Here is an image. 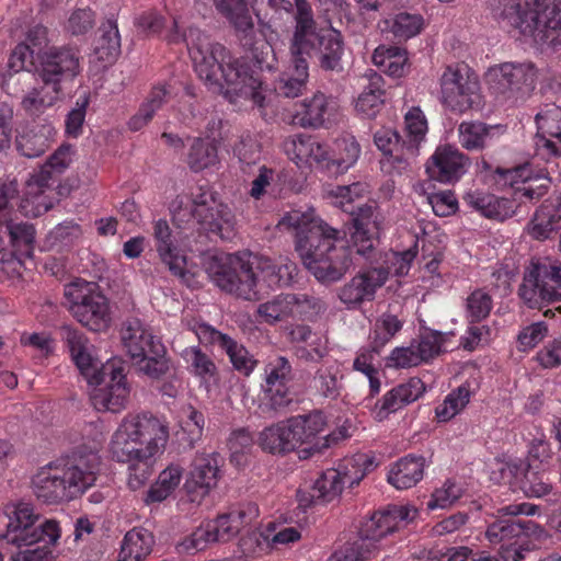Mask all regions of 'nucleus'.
<instances>
[{
  "label": "nucleus",
  "mask_w": 561,
  "mask_h": 561,
  "mask_svg": "<svg viewBox=\"0 0 561 561\" xmlns=\"http://www.w3.org/2000/svg\"><path fill=\"white\" fill-rule=\"evenodd\" d=\"M351 245L345 233L318 217L313 209H294L278 222L295 231L296 251L306 268L322 283L340 280L352 265L351 248L368 256L385 227V216L376 203H367L351 211Z\"/></svg>",
  "instance_id": "obj_1"
},
{
  "label": "nucleus",
  "mask_w": 561,
  "mask_h": 561,
  "mask_svg": "<svg viewBox=\"0 0 561 561\" xmlns=\"http://www.w3.org/2000/svg\"><path fill=\"white\" fill-rule=\"evenodd\" d=\"M168 39L170 43L185 42L199 79L231 103L244 99L259 107L265 105L266 89L261 79L254 76L245 60L232 57L224 45L213 43L198 28L190 27L181 33L175 20Z\"/></svg>",
  "instance_id": "obj_2"
},
{
  "label": "nucleus",
  "mask_w": 561,
  "mask_h": 561,
  "mask_svg": "<svg viewBox=\"0 0 561 561\" xmlns=\"http://www.w3.org/2000/svg\"><path fill=\"white\" fill-rule=\"evenodd\" d=\"M204 266L220 290L248 301L290 285L297 274L296 263L287 257L274 260L249 251L210 255Z\"/></svg>",
  "instance_id": "obj_3"
},
{
  "label": "nucleus",
  "mask_w": 561,
  "mask_h": 561,
  "mask_svg": "<svg viewBox=\"0 0 561 561\" xmlns=\"http://www.w3.org/2000/svg\"><path fill=\"white\" fill-rule=\"evenodd\" d=\"M492 16L535 43L561 45V0H491Z\"/></svg>",
  "instance_id": "obj_4"
},
{
  "label": "nucleus",
  "mask_w": 561,
  "mask_h": 561,
  "mask_svg": "<svg viewBox=\"0 0 561 561\" xmlns=\"http://www.w3.org/2000/svg\"><path fill=\"white\" fill-rule=\"evenodd\" d=\"M170 210L179 225L195 219L203 229L222 240H230L236 234L237 219L232 209L219 202L209 188L198 187L186 202L183 197H176Z\"/></svg>",
  "instance_id": "obj_5"
},
{
  "label": "nucleus",
  "mask_w": 561,
  "mask_h": 561,
  "mask_svg": "<svg viewBox=\"0 0 561 561\" xmlns=\"http://www.w3.org/2000/svg\"><path fill=\"white\" fill-rule=\"evenodd\" d=\"M2 512L8 518L2 538L10 545L22 548L36 543H57L60 538L59 524L54 519L41 522V516L28 502H8Z\"/></svg>",
  "instance_id": "obj_6"
},
{
  "label": "nucleus",
  "mask_w": 561,
  "mask_h": 561,
  "mask_svg": "<svg viewBox=\"0 0 561 561\" xmlns=\"http://www.w3.org/2000/svg\"><path fill=\"white\" fill-rule=\"evenodd\" d=\"M538 506L530 503H513L501 507L499 517L490 523L485 530V538L491 545H499L502 550L514 549L516 559L519 561L522 554L518 550L523 547L526 537L541 539L546 537L545 529L533 520L506 518L519 515L533 516L537 513Z\"/></svg>",
  "instance_id": "obj_7"
},
{
  "label": "nucleus",
  "mask_w": 561,
  "mask_h": 561,
  "mask_svg": "<svg viewBox=\"0 0 561 561\" xmlns=\"http://www.w3.org/2000/svg\"><path fill=\"white\" fill-rule=\"evenodd\" d=\"M102 434L96 433L90 446H78L70 456L55 461L58 479L64 488L66 501L81 496L94 485L101 465L99 451Z\"/></svg>",
  "instance_id": "obj_8"
},
{
  "label": "nucleus",
  "mask_w": 561,
  "mask_h": 561,
  "mask_svg": "<svg viewBox=\"0 0 561 561\" xmlns=\"http://www.w3.org/2000/svg\"><path fill=\"white\" fill-rule=\"evenodd\" d=\"M68 310L84 328L104 332L112 323L110 301L95 283L77 278L64 289Z\"/></svg>",
  "instance_id": "obj_9"
},
{
  "label": "nucleus",
  "mask_w": 561,
  "mask_h": 561,
  "mask_svg": "<svg viewBox=\"0 0 561 561\" xmlns=\"http://www.w3.org/2000/svg\"><path fill=\"white\" fill-rule=\"evenodd\" d=\"M485 79L499 102L514 104L535 89L537 70L531 62H503L490 67Z\"/></svg>",
  "instance_id": "obj_10"
},
{
  "label": "nucleus",
  "mask_w": 561,
  "mask_h": 561,
  "mask_svg": "<svg viewBox=\"0 0 561 561\" xmlns=\"http://www.w3.org/2000/svg\"><path fill=\"white\" fill-rule=\"evenodd\" d=\"M440 102L449 111L463 114L480 103V81L466 64L444 68L439 78Z\"/></svg>",
  "instance_id": "obj_11"
},
{
  "label": "nucleus",
  "mask_w": 561,
  "mask_h": 561,
  "mask_svg": "<svg viewBox=\"0 0 561 561\" xmlns=\"http://www.w3.org/2000/svg\"><path fill=\"white\" fill-rule=\"evenodd\" d=\"M80 54L68 46H50L36 54L35 77L44 83L64 93V85L72 83L81 71Z\"/></svg>",
  "instance_id": "obj_12"
},
{
  "label": "nucleus",
  "mask_w": 561,
  "mask_h": 561,
  "mask_svg": "<svg viewBox=\"0 0 561 561\" xmlns=\"http://www.w3.org/2000/svg\"><path fill=\"white\" fill-rule=\"evenodd\" d=\"M416 515L417 510L409 505H392L386 511L376 512L362 523L358 538L351 543L375 558L380 550L379 541L413 520Z\"/></svg>",
  "instance_id": "obj_13"
},
{
  "label": "nucleus",
  "mask_w": 561,
  "mask_h": 561,
  "mask_svg": "<svg viewBox=\"0 0 561 561\" xmlns=\"http://www.w3.org/2000/svg\"><path fill=\"white\" fill-rule=\"evenodd\" d=\"M264 375L263 398L259 410L263 415L274 417L293 402L289 390L293 368L286 357L278 356L266 364Z\"/></svg>",
  "instance_id": "obj_14"
},
{
  "label": "nucleus",
  "mask_w": 561,
  "mask_h": 561,
  "mask_svg": "<svg viewBox=\"0 0 561 561\" xmlns=\"http://www.w3.org/2000/svg\"><path fill=\"white\" fill-rule=\"evenodd\" d=\"M518 294L530 308L561 300V268L546 262H531Z\"/></svg>",
  "instance_id": "obj_15"
},
{
  "label": "nucleus",
  "mask_w": 561,
  "mask_h": 561,
  "mask_svg": "<svg viewBox=\"0 0 561 561\" xmlns=\"http://www.w3.org/2000/svg\"><path fill=\"white\" fill-rule=\"evenodd\" d=\"M287 424L296 449L301 446H308L305 448V451L309 453H319L323 448L329 447L332 443H336L345 437L342 431L320 436L324 432L327 421L324 415L319 411L291 416L287 420Z\"/></svg>",
  "instance_id": "obj_16"
},
{
  "label": "nucleus",
  "mask_w": 561,
  "mask_h": 561,
  "mask_svg": "<svg viewBox=\"0 0 561 561\" xmlns=\"http://www.w3.org/2000/svg\"><path fill=\"white\" fill-rule=\"evenodd\" d=\"M115 432L137 447L156 443L158 455L161 454L169 440L168 424L150 413H129L125 415Z\"/></svg>",
  "instance_id": "obj_17"
},
{
  "label": "nucleus",
  "mask_w": 561,
  "mask_h": 561,
  "mask_svg": "<svg viewBox=\"0 0 561 561\" xmlns=\"http://www.w3.org/2000/svg\"><path fill=\"white\" fill-rule=\"evenodd\" d=\"M222 465L224 458L217 451L196 453L184 484L191 502L199 503L217 486Z\"/></svg>",
  "instance_id": "obj_18"
},
{
  "label": "nucleus",
  "mask_w": 561,
  "mask_h": 561,
  "mask_svg": "<svg viewBox=\"0 0 561 561\" xmlns=\"http://www.w3.org/2000/svg\"><path fill=\"white\" fill-rule=\"evenodd\" d=\"M491 479L518 488L527 497H542L552 492V484L543 473L523 463L499 462L497 469L492 471Z\"/></svg>",
  "instance_id": "obj_19"
},
{
  "label": "nucleus",
  "mask_w": 561,
  "mask_h": 561,
  "mask_svg": "<svg viewBox=\"0 0 561 561\" xmlns=\"http://www.w3.org/2000/svg\"><path fill=\"white\" fill-rule=\"evenodd\" d=\"M389 277L385 268H368L357 273L346 284L339 288L337 297L348 310L358 309L364 302L375 299L376 291L381 288Z\"/></svg>",
  "instance_id": "obj_20"
},
{
  "label": "nucleus",
  "mask_w": 561,
  "mask_h": 561,
  "mask_svg": "<svg viewBox=\"0 0 561 561\" xmlns=\"http://www.w3.org/2000/svg\"><path fill=\"white\" fill-rule=\"evenodd\" d=\"M283 150L299 169L330 167L329 147L314 136L305 134L289 136L283 142Z\"/></svg>",
  "instance_id": "obj_21"
},
{
  "label": "nucleus",
  "mask_w": 561,
  "mask_h": 561,
  "mask_svg": "<svg viewBox=\"0 0 561 561\" xmlns=\"http://www.w3.org/2000/svg\"><path fill=\"white\" fill-rule=\"evenodd\" d=\"M316 306V299L306 294H279L260 304L256 313L263 322L275 324L291 317H302Z\"/></svg>",
  "instance_id": "obj_22"
},
{
  "label": "nucleus",
  "mask_w": 561,
  "mask_h": 561,
  "mask_svg": "<svg viewBox=\"0 0 561 561\" xmlns=\"http://www.w3.org/2000/svg\"><path fill=\"white\" fill-rule=\"evenodd\" d=\"M103 374L110 375V381L104 388L95 389L91 396L94 408L99 411L117 413L125 409L130 388L127 383L122 365L107 363L103 367Z\"/></svg>",
  "instance_id": "obj_23"
},
{
  "label": "nucleus",
  "mask_w": 561,
  "mask_h": 561,
  "mask_svg": "<svg viewBox=\"0 0 561 561\" xmlns=\"http://www.w3.org/2000/svg\"><path fill=\"white\" fill-rule=\"evenodd\" d=\"M469 158L457 148L446 145L438 147L426 162L431 180L453 184L467 172Z\"/></svg>",
  "instance_id": "obj_24"
},
{
  "label": "nucleus",
  "mask_w": 561,
  "mask_h": 561,
  "mask_svg": "<svg viewBox=\"0 0 561 561\" xmlns=\"http://www.w3.org/2000/svg\"><path fill=\"white\" fill-rule=\"evenodd\" d=\"M334 110L333 99L318 91L288 111L284 121L291 126L318 129L324 125Z\"/></svg>",
  "instance_id": "obj_25"
},
{
  "label": "nucleus",
  "mask_w": 561,
  "mask_h": 561,
  "mask_svg": "<svg viewBox=\"0 0 561 561\" xmlns=\"http://www.w3.org/2000/svg\"><path fill=\"white\" fill-rule=\"evenodd\" d=\"M425 391L424 382L416 377L397 385L378 399L371 409L374 420L383 422L391 414L416 401Z\"/></svg>",
  "instance_id": "obj_26"
},
{
  "label": "nucleus",
  "mask_w": 561,
  "mask_h": 561,
  "mask_svg": "<svg viewBox=\"0 0 561 561\" xmlns=\"http://www.w3.org/2000/svg\"><path fill=\"white\" fill-rule=\"evenodd\" d=\"M152 236L161 262L174 276L186 280V256L175 244L169 222L165 219L154 220L152 222Z\"/></svg>",
  "instance_id": "obj_27"
},
{
  "label": "nucleus",
  "mask_w": 561,
  "mask_h": 561,
  "mask_svg": "<svg viewBox=\"0 0 561 561\" xmlns=\"http://www.w3.org/2000/svg\"><path fill=\"white\" fill-rule=\"evenodd\" d=\"M61 335L73 363L81 374L90 383H99L101 381L99 363L91 354L92 346L87 335L78 329L69 325L61 328Z\"/></svg>",
  "instance_id": "obj_28"
},
{
  "label": "nucleus",
  "mask_w": 561,
  "mask_h": 561,
  "mask_svg": "<svg viewBox=\"0 0 561 561\" xmlns=\"http://www.w3.org/2000/svg\"><path fill=\"white\" fill-rule=\"evenodd\" d=\"M199 339H208L210 343L217 344L228 355L232 367L244 376H250L257 365L253 355L236 340L230 337L209 324H201L197 331Z\"/></svg>",
  "instance_id": "obj_29"
},
{
  "label": "nucleus",
  "mask_w": 561,
  "mask_h": 561,
  "mask_svg": "<svg viewBox=\"0 0 561 561\" xmlns=\"http://www.w3.org/2000/svg\"><path fill=\"white\" fill-rule=\"evenodd\" d=\"M536 148L545 156H561V106L551 105L536 115Z\"/></svg>",
  "instance_id": "obj_30"
},
{
  "label": "nucleus",
  "mask_w": 561,
  "mask_h": 561,
  "mask_svg": "<svg viewBox=\"0 0 561 561\" xmlns=\"http://www.w3.org/2000/svg\"><path fill=\"white\" fill-rule=\"evenodd\" d=\"M122 342L131 359L145 356L149 352L163 351V344L139 319L125 321L121 331Z\"/></svg>",
  "instance_id": "obj_31"
},
{
  "label": "nucleus",
  "mask_w": 561,
  "mask_h": 561,
  "mask_svg": "<svg viewBox=\"0 0 561 561\" xmlns=\"http://www.w3.org/2000/svg\"><path fill=\"white\" fill-rule=\"evenodd\" d=\"M504 133L502 125L483 122H462L458 126V138L462 148L469 151L482 150Z\"/></svg>",
  "instance_id": "obj_32"
},
{
  "label": "nucleus",
  "mask_w": 561,
  "mask_h": 561,
  "mask_svg": "<svg viewBox=\"0 0 561 561\" xmlns=\"http://www.w3.org/2000/svg\"><path fill=\"white\" fill-rule=\"evenodd\" d=\"M463 203L482 216L504 220L514 214L510 199L497 197L483 191H469L463 195Z\"/></svg>",
  "instance_id": "obj_33"
},
{
  "label": "nucleus",
  "mask_w": 561,
  "mask_h": 561,
  "mask_svg": "<svg viewBox=\"0 0 561 561\" xmlns=\"http://www.w3.org/2000/svg\"><path fill=\"white\" fill-rule=\"evenodd\" d=\"M172 95V87L170 83L162 82L152 85L144 102L140 104L138 112L133 115L128 122V127L133 131L140 130L147 126L156 113L165 105Z\"/></svg>",
  "instance_id": "obj_34"
},
{
  "label": "nucleus",
  "mask_w": 561,
  "mask_h": 561,
  "mask_svg": "<svg viewBox=\"0 0 561 561\" xmlns=\"http://www.w3.org/2000/svg\"><path fill=\"white\" fill-rule=\"evenodd\" d=\"M217 11L225 16L241 39L251 37L254 21L245 0H213Z\"/></svg>",
  "instance_id": "obj_35"
},
{
  "label": "nucleus",
  "mask_w": 561,
  "mask_h": 561,
  "mask_svg": "<svg viewBox=\"0 0 561 561\" xmlns=\"http://www.w3.org/2000/svg\"><path fill=\"white\" fill-rule=\"evenodd\" d=\"M424 468L423 457L405 456L391 466L388 482L398 490L410 489L422 480Z\"/></svg>",
  "instance_id": "obj_36"
},
{
  "label": "nucleus",
  "mask_w": 561,
  "mask_h": 561,
  "mask_svg": "<svg viewBox=\"0 0 561 561\" xmlns=\"http://www.w3.org/2000/svg\"><path fill=\"white\" fill-rule=\"evenodd\" d=\"M296 26L291 43V55H302L311 46L310 37L313 36L316 22L311 7L307 0H295Z\"/></svg>",
  "instance_id": "obj_37"
},
{
  "label": "nucleus",
  "mask_w": 561,
  "mask_h": 561,
  "mask_svg": "<svg viewBox=\"0 0 561 561\" xmlns=\"http://www.w3.org/2000/svg\"><path fill=\"white\" fill-rule=\"evenodd\" d=\"M36 497L46 504L67 502L64 488L58 479L54 462L43 467L32 480Z\"/></svg>",
  "instance_id": "obj_38"
},
{
  "label": "nucleus",
  "mask_w": 561,
  "mask_h": 561,
  "mask_svg": "<svg viewBox=\"0 0 561 561\" xmlns=\"http://www.w3.org/2000/svg\"><path fill=\"white\" fill-rule=\"evenodd\" d=\"M154 537L142 527H135L126 533L117 561H142L152 551Z\"/></svg>",
  "instance_id": "obj_39"
},
{
  "label": "nucleus",
  "mask_w": 561,
  "mask_h": 561,
  "mask_svg": "<svg viewBox=\"0 0 561 561\" xmlns=\"http://www.w3.org/2000/svg\"><path fill=\"white\" fill-rule=\"evenodd\" d=\"M365 77L368 84L358 95L355 108L365 117H375L385 102L383 79L374 70H368Z\"/></svg>",
  "instance_id": "obj_40"
},
{
  "label": "nucleus",
  "mask_w": 561,
  "mask_h": 561,
  "mask_svg": "<svg viewBox=\"0 0 561 561\" xmlns=\"http://www.w3.org/2000/svg\"><path fill=\"white\" fill-rule=\"evenodd\" d=\"M286 421L265 427L257 437L259 446L273 455H285L296 449Z\"/></svg>",
  "instance_id": "obj_41"
},
{
  "label": "nucleus",
  "mask_w": 561,
  "mask_h": 561,
  "mask_svg": "<svg viewBox=\"0 0 561 561\" xmlns=\"http://www.w3.org/2000/svg\"><path fill=\"white\" fill-rule=\"evenodd\" d=\"M320 45V67L325 71L342 72V56L344 54V43L342 34L331 28L319 37Z\"/></svg>",
  "instance_id": "obj_42"
},
{
  "label": "nucleus",
  "mask_w": 561,
  "mask_h": 561,
  "mask_svg": "<svg viewBox=\"0 0 561 561\" xmlns=\"http://www.w3.org/2000/svg\"><path fill=\"white\" fill-rule=\"evenodd\" d=\"M379 352L380 350L370 343V346L357 351L352 365L353 370L367 377L371 397L378 394L381 389L380 369L377 359Z\"/></svg>",
  "instance_id": "obj_43"
},
{
  "label": "nucleus",
  "mask_w": 561,
  "mask_h": 561,
  "mask_svg": "<svg viewBox=\"0 0 561 561\" xmlns=\"http://www.w3.org/2000/svg\"><path fill=\"white\" fill-rule=\"evenodd\" d=\"M121 54V36L117 23L107 20L100 27V36L96 39L94 55L104 66L113 64Z\"/></svg>",
  "instance_id": "obj_44"
},
{
  "label": "nucleus",
  "mask_w": 561,
  "mask_h": 561,
  "mask_svg": "<svg viewBox=\"0 0 561 561\" xmlns=\"http://www.w3.org/2000/svg\"><path fill=\"white\" fill-rule=\"evenodd\" d=\"M62 92L44 83L32 88L22 99L21 106L27 115L38 117L54 106L62 96Z\"/></svg>",
  "instance_id": "obj_45"
},
{
  "label": "nucleus",
  "mask_w": 561,
  "mask_h": 561,
  "mask_svg": "<svg viewBox=\"0 0 561 561\" xmlns=\"http://www.w3.org/2000/svg\"><path fill=\"white\" fill-rule=\"evenodd\" d=\"M219 162L218 148L214 140L194 138L186 157V163L193 172H201Z\"/></svg>",
  "instance_id": "obj_46"
},
{
  "label": "nucleus",
  "mask_w": 561,
  "mask_h": 561,
  "mask_svg": "<svg viewBox=\"0 0 561 561\" xmlns=\"http://www.w3.org/2000/svg\"><path fill=\"white\" fill-rule=\"evenodd\" d=\"M294 73L279 79L276 91L286 98H297L306 89L309 77L308 62L302 55H293Z\"/></svg>",
  "instance_id": "obj_47"
},
{
  "label": "nucleus",
  "mask_w": 561,
  "mask_h": 561,
  "mask_svg": "<svg viewBox=\"0 0 561 561\" xmlns=\"http://www.w3.org/2000/svg\"><path fill=\"white\" fill-rule=\"evenodd\" d=\"M147 453L149 455H158L157 444L151 443L146 444L145 447H137L116 432L112 434L108 444V454L114 461L124 463L137 457H141V455L144 456Z\"/></svg>",
  "instance_id": "obj_48"
},
{
  "label": "nucleus",
  "mask_w": 561,
  "mask_h": 561,
  "mask_svg": "<svg viewBox=\"0 0 561 561\" xmlns=\"http://www.w3.org/2000/svg\"><path fill=\"white\" fill-rule=\"evenodd\" d=\"M370 466L371 461L368 457L359 454L344 459L336 468L332 469L340 473L339 483L343 490L345 486L353 488L357 485L364 479Z\"/></svg>",
  "instance_id": "obj_49"
},
{
  "label": "nucleus",
  "mask_w": 561,
  "mask_h": 561,
  "mask_svg": "<svg viewBox=\"0 0 561 561\" xmlns=\"http://www.w3.org/2000/svg\"><path fill=\"white\" fill-rule=\"evenodd\" d=\"M560 215L550 205H541L527 226L528 233L537 240L549 239L559 228Z\"/></svg>",
  "instance_id": "obj_50"
},
{
  "label": "nucleus",
  "mask_w": 561,
  "mask_h": 561,
  "mask_svg": "<svg viewBox=\"0 0 561 561\" xmlns=\"http://www.w3.org/2000/svg\"><path fill=\"white\" fill-rule=\"evenodd\" d=\"M368 194L369 185L365 182L337 185L325 191V196L330 199L331 204L347 213L354 210L352 204L355 199L363 198Z\"/></svg>",
  "instance_id": "obj_51"
},
{
  "label": "nucleus",
  "mask_w": 561,
  "mask_h": 561,
  "mask_svg": "<svg viewBox=\"0 0 561 561\" xmlns=\"http://www.w3.org/2000/svg\"><path fill=\"white\" fill-rule=\"evenodd\" d=\"M405 138L411 153L419 151L427 131V121L419 106L410 108L404 115Z\"/></svg>",
  "instance_id": "obj_52"
},
{
  "label": "nucleus",
  "mask_w": 561,
  "mask_h": 561,
  "mask_svg": "<svg viewBox=\"0 0 561 561\" xmlns=\"http://www.w3.org/2000/svg\"><path fill=\"white\" fill-rule=\"evenodd\" d=\"M453 336V333H442L438 331H427L414 341L417 355L422 363H427L440 353L447 351L446 343Z\"/></svg>",
  "instance_id": "obj_53"
},
{
  "label": "nucleus",
  "mask_w": 561,
  "mask_h": 561,
  "mask_svg": "<svg viewBox=\"0 0 561 561\" xmlns=\"http://www.w3.org/2000/svg\"><path fill=\"white\" fill-rule=\"evenodd\" d=\"M403 322L389 312L380 314L370 331V343L381 350L402 329Z\"/></svg>",
  "instance_id": "obj_54"
},
{
  "label": "nucleus",
  "mask_w": 561,
  "mask_h": 561,
  "mask_svg": "<svg viewBox=\"0 0 561 561\" xmlns=\"http://www.w3.org/2000/svg\"><path fill=\"white\" fill-rule=\"evenodd\" d=\"M373 61L391 77H401L407 61L405 54L398 47H378L373 54Z\"/></svg>",
  "instance_id": "obj_55"
},
{
  "label": "nucleus",
  "mask_w": 561,
  "mask_h": 561,
  "mask_svg": "<svg viewBox=\"0 0 561 561\" xmlns=\"http://www.w3.org/2000/svg\"><path fill=\"white\" fill-rule=\"evenodd\" d=\"M340 473L333 469L325 470L312 486L311 501L313 503H328L343 491L339 483Z\"/></svg>",
  "instance_id": "obj_56"
},
{
  "label": "nucleus",
  "mask_w": 561,
  "mask_h": 561,
  "mask_svg": "<svg viewBox=\"0 0 561 561\" xmlns=\"http://www.w3.org/2000/svg\"><path fill=\"white\" fill-rule=\"evenodd\" d=\"M156 456L147 453L144 456L141 455V457L125 462L128 465L127 485L130 490L136 491L142 488L150 479L153 473Z\"/></svg>",
  "instance_id": "obj_57"
},
{
  "label": "nucleus",
  "mask_w": 561,
  "mask_h": 561,
  "mask_svg": "<svg viewBox=\"0 0 561 561\" xmlns=\"http://www.w3.org/2000/svg\"><path fill=\"white\" fill-rule=\"evenodd\" d=\"M182 357L195 376L203 379H209L216 376V364L198 346L186 347L182 352Z\"/></svg>",
  "instance_id": "obj_58"
},
{
  "label": "nucleus",
  "mask_w": 561,
  "mask_h": 561,
  "mask_svg": "<svg viewBox=\"0 0 561 561\" xmlns=\"http://www.w3.org/2000/svg\"><path fill=\"white\" fill-rule=\"evenodd\" d=\"M137 370L150 379H160L170 370V359L165 356V347L158 353L149 352L134 359Z\"/></svg>",
  "instance_id": "obj_59"
},
{
  "label": "nucleus",
  "mask_w": 561,
  "mask_h": 561,
  "mask_svg": "<svg viewBox=\"0 0 561 561\" xmlns=\"http://www.w3.org/2000/svg\"><path fill=\"white\" fill-rule=\"evenodd\" d=\"M8 230L12 245L14 247L16 253H19L20 259L31 257L33 254V243L35 240L34 227L27 222H11L8 225Z\"/></svg>",
  "instance_id": "obj_60"
},
{
  "label": "nucleus",
  "mask_w": 561,
  "mask_h": 561,
  "mask_svg": "<svg viewBox=\"0 0 561 561\" xmlns=\"http://www.w3.org/2000/svg\"><path fill=\"white\" fill-rule=\"evenodd\" d=\"M55 174L43 164L41 169L34 172L26 182L25 199L24 203H36L37 207L43 206L45 210L48 205L39 202L44 192L50 186V181Z\"/></svg>",
  "instance_id": "obj_61"
},
{
  "label": "nucleus",
  "mask_w": 561,
  "mask_h": 561,
  "mask_svg": "<svg viewBox=\"0 0 561 561\" xmlns=\"http://www.w3.org/2000/svg\"><path fill=\"white\" fill-rule=\"evenodd\" d=\"M493 308V299L483 289L473 290L466 299V318L470 323L486 319Z\"/></svg>",
  "instance_id": "obj_62"
},
{
  "label": "nucleus",
  "mask_w": 561,
  "mask_h": 561,
  "mask_svg": "<svg viewBox=\"0 0 561 561\" xmlns=\"http://www.w3.org/2000/svg\"><path fill=\"white\" fill-rule=\"evenodd\" d=\"M470 400V391L466 386H460L451 391L444 402L436 408V417L440 422H446L457 415Z\"/></svg>",
  "instance_id": "obj_63"
},
{
  "label": "nucleus",
  "mask_w": 561,
  "mask_h": 561,
  "mask_svg": "<svg viewBox=\"0 0 561 561\" xmlns=\"http://www.w3.org/2000/svg\"><path fill=\"white\" fill-rule=\"evenodd\" d=\"M424 20L420 14L398 13L391 24L392 34L399 39H409L423 28Z\"/></svg>",
  "instance_id": "obj_64"
}]
</instances>
